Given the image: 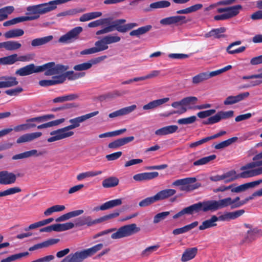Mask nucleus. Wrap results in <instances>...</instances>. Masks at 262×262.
<instances>
[{"label": "nucleus", "mask_w": 262, "mask_h": 262, "mask_svg": "<svg viewBox=\"0 0 262 262\" xmlns=\"http://www.w3.org/2000/svg\"><path fill=\"white\" fill-rule=\"evenodd\" d=\"M35 123H38L36 117L27 119L25 123L15 126L14 130L16 132H20L29 130L36 126Z\"/></svg>", "instance_id": "nucleus-12"}, {"label": "nucleus", "mask_w": 262, "mask_h": 262, "mask_svg": "<svg viewBox=\"0 0 262 262\" xmlns=\"http://www.w3.org/2000/svg\"><path fill=\"white\" fill-rule=\"evenodd\" d=\"M122 204V199H117L115 200H112L106 202L105 203L100 206L99 207L96 208L95 210H106L113 208L114 207L119 206Z\"/></svg>", "instance_id": "nucleus-21"}, {"label": "nucleus", "mask_w": 262, "mask_h": 262, "mask_svg": "<svg viewBox=\"0 0 262 262\" xmlns=\"http://www.w3.org/2000/svg\"><path fill=\"white\" fill-rule=\"evenodd\" d=\"M65 81L64 77L63 75L53 76L51 80H41L39 84L41 86H48L57 84L62 83Z\"/></svg>", "instance_id": "nucleus-19"}, {"label": "nucleus", "mask_w": 262, "mask_h": 262, "mask_svg": "<svg viewBox=\"0 0 262 262\" xmlns=\"http://www.w3.org/2000/svg\"><path fill=\"white\" fill-rule=\"evenodd\" d=\"M84 11L82 9H72L69 10L60 12L57 14V17L66 16L68 15H73L78 13L82 12Z\"/></svg>", "instance_id": "nucleus-56"}, {"label": "nucleus", "mask_w": 262, "mask_h": 262, "mask_svg": "<svg viewBox=\"0 0 262 262\" xmlns=\"http://www.w3.org/2000/svg\"><path fill=\"white\" fill-rule=\"evenodd\" d=\"M120 213V211L115 210L113 212L104 215L98 219L99 223L118 217Z\"/></svg>", "instance_id": "nucleus-58"}, {"label": "nucleus", "mask_w": 262, "mask_h": 262, "mask_svg": "<svg viewBox=\"0 0 262 262\" xmlns=\"http://www.w3.org/2000/svg\"><path fill=\"white\" fill-rule=\"evenodd\" d=\"M245 213L244 209L236 210L233 212H226L223 214L217 216V221H229L235 220L242 215Z\"/></svg>", "instance_id": "nucleus-13"}, {"label": "nucleus", "mask_w": 262, "mask_h": 262, "mask_svg": "<svg viewBox=\"0 0 262 262\" xmlns=\"http://www.w3.org/2000/svg\"><path fill=\"white\" fill-rule=\"evenodd\" d=\"M53 36L52 35H49L43 37L35 38L32 40L31 46L32 47H35L44 45L51 41L53 39Z\"/></svg>", "instance_id": "nucleus-36"}, {"label": "nucleus", "mask_w": 262, "mask_h": 262, "mask_svg": "<svg viewBox=\"0 0 262 262\" xmlns=\"http://www.w3.org/2000/svg\"><path fill=\"white\" fill-rule=\"evenodd\" d=\"M208 79L207 72H202L193 76L192 78V82L194 84H198Z\"/></svg>", "instance_id": "nucleus-45"}, {"label": "nucleus", "mask_w": 262, "mask_h": 262, "mask_svg": "<svg viewBox=\"0 0 262 262\" xmlns=\"http://www.w3.org/2000/svg\"><path fill=\"white\" fill-rule=\"evenodd\" d=\"M95 46V47H94L95 50H96L97 53L106 50L108 48V46L103 37L101 39L96 41Z\"/></svg>", "instance_id": "nucleus-49"}, {"label": "nucleus", "mask_w": 262, "mask_h": 262, "mask_svg": "<svg viewBox=\"0 0 262 262\" xmlns=\"http://www.w3.org/2000/svg\"><path fill=\"white\" fill-rule=\"evenodd\" d=\"M42 135L41 132H35L32 133L25 134L19 137L16 140L17 144H20L25 142H31Z\"/></svg>", "instance_id": "nucleus-22"}, {"label": "nucleus", "mask_w": 262, "mask_h": 262, "mask_svg": "<svg viewBox=\"0 0 262 262\" xmlns=\"http://www.w3.org/2000/svg\"><path fill=\"white\" fill-rule=\"evenodd\" d=\"M103 38H104L105 41H106L107 45L118 42L121 40L120 37L117 35L113 36L109 35L104 36Z\"/></svg>", "instance_id": "nucleus-63"}, {"label": "nucleus", "mask_w": 262, "mask_h": 262, "mask_svg": "<svg viewBox=\"0 0 262 262\" xmlns=\"http://www.w3.org/2000/svg\"><path fill=\"white\" fill-rule=\"evenodd\" d=\"M59 241L60 240L58 238H50L41 243H38L33 245L29 248V250L30 251H33L38 249L46 248L58 243Z\"/></svg>", "instance_id": "nucleus-25"}, {"label": "nucleus", "mask_w": 262, "mask_h": 262, "mask_svg": "<svg viewBox=\"0 0 262 262\" xmlns=\"http://www.w3.org/2000/svg\"><path fill=\"white\" fill-rule=\"evenodd\" d=\"M0 80H4L0 81V89L15 86L18 83L16 78L15 77L3 76L0 77Z\"/></svg>", "instance_id": "nucleus-24"}, {"label": "nucleus", "mask_w": 262, "mask_h": 262, "mask_svg": "<svg viewBox=\"0 0 262 262\" xmlns=\"http://www.w3.org/2000/svg\"><path fill=\"white\" fill-rule=\"evenodd\" d=\"M103 247V244L100 243L90 248L70 253L62 259L60 262H82L85 259L95 254Z\"/></svg>", "instance_id": "nucleus-3"}, {"label": "nucleus", "mask_w": 262, "mask_h": 262, "mask_svg": "<svg viewBox=\"0 0 262 262\" xmlns=\"http://www.w3.org/2000/svg\"><path fill=\"white\" fill-rule=\"evenodd\" d=\"M17 61V55L14 54L6 57L0 58V64H12Z\"/></svg>", "instance_id": "nucleus-43"}, {"label": "nucleus", "mask_w": 262, "mask_h": 262, "mask_svg": "<svg viewBox=\"0 0 262 262\" xmlns=\"http://www.w3.org/2000/svg\"><path fill=\"white\" fill-rule=\"evenodd\" d=\"M156 202V201L155 198V196H152L146 198L145 199L142 200V201H141L139 202V205L140 207H144L148 206Z\"/></svg>", "instance_id": "nucleus-60"}, {"label": "nucleus", "mask_w": 262, "mask_h": 262, "mask_svg": "<svg viewBox=\"0 0 262 262\" xmlns=\"http://www.w3.org/2000/svg\"><path fill=\"white\" fill-rule=\"evenodd\" d=\"M98 223V219L93 220L90 216H83L80 217L77 219L75 221V225L76 226L87 225L90 227Z\"/></svg>", "instance_id": "nucleus-17"}, {"label": "nucleus", "mask_w": 262, "mask_h": 262, "mask_svg": "<svg viewBox=\"0 0 262 262\" xmlns=\"http://www.w3.org/2000/svg\"><path fill=\"white\" fill-rule=\"evenodd\" d=\"M198 251L196 247L186 249L182 255L181 261L186 262L193 259L196 256Z\"/></svg>", "instance_id": "nucleus-28"}, {"label": "nucleus", "mask_w": 262, "mask_h": 262, "mask_svg": "<svg viewBox=\"0 0 262 262\" xmlns=\"http://www.w3.org/2000/svg\"><path fill=\"white\" fill-rule=\"evenodd\" d=\"M24 34V31L21 29H14L6 32L4 34L5 37L7 38H13L21 36Z\"/></svg>", "instance_id": "nucleus-39"}, {"label": "nucleus", "mask_w": 262, "mask_h": 262, "mask_svg": "<svg viewBox=\"0 0 262 262\" xmlns=\"http://www.w3.org/2000/svg\"><path fill=\"white\" fill-rule=\"evenodd\" d=\"M239 12H233L232 11L228 13H225L222 14L214 16V19L215 20H226L233 17L239 14Z\"/></svg>", "instance_id": "nucleus-52"}, {"label": "nucleus", "mask_w": 262, "mask_h": 262, "mask_svg": "<svg viewBox=\"0 0 262 262\" xmlns=\"http://www.w3.org/2000/svg\"><path fill=\"white\" fill-rule=\"evenodd\" d=\"M54 231L61 232L72 229L74 224L72 222H68L63 224H54Z\"/></svg>", "instance_id": "nucleus-42"}, {"label": "nucleus", "mask_w": 262, "mask_h": 262, "mask_svg": "<svg viewBox=\"0 0 262 262\" xmlns=\"http://www.w3.org/2000/svg\"><path fill=\"white\" fill-rule=\"evenodd\" d=\"M210 211L212 212L230 206L231 207V198H226L219 200H208Z\"/></svg>", "instance_id": "nucleus-9"}, {"label": "nucleus", "mask_w": 262, "mask_h": 262, "mask_svg": "<svg viewBox=\"0 0 262 262\" xmlns=\"http://www.w3.org/2000/svg\"><path fill=\"white\" fill-rule=\"evenodd\" d=\"M169 100V98L168 97L155 100L143 105V109L144 110L155 109L167 102Z\"/></svg>", "instance_id": "nucleus-26"}, {"label": "nucleus", "mask_w": 262, "mask_h": 262, "mask_svg": "<svg viewBox=\"0 0 262 262\" xmlns=\"http://www.w3.org/2000/svg\"><path fill=\"white\" fill-rule=\"evenodd\" d=\"M92 67V63L89 61L75 65L74 66L73 69L77 71H81L90 69Z\"/></svg>", "instance_id": "nucleus-59"}, {"label": "nucleus", "mask_w": 262, "mask_h": 262, "mask_svg": "<svg viewBox=\"0 0 262 262\" xmlns=\"http://www.w3.org/2000/svg\"><path fill=\"white\" fill-rule=\"evenodd\" d=\"M202 7H203L202 4H197L192 5L190 7H189L187 8L178 10L176 12V13L178 14H189V13H191L192 12H194L201 9Z\"/></svg>", "instance_id": "nucleus-40"}, {"label": "nucleus", "mask_w": 262, "mask_h": 262, "mask_svg": "<svg viewBox=\"0 0 262 262\" xmlns=\"http://www.w3.org/2000/svg\"><path fill=\"white\" fill-rule=\"evenodd\" d=\"M242 9V6L241 5H237L232 7L226 8H221L217 10L218 13H228L229 12L232 11L233 12H239L240 10Z\"/></svg>", "instance_id": "nucleus-50"}, {"label": "nucleus", "mask_w": 262, "mask_h": 262, "mask_svg": "<svg viewBox=\"0 0 262 262\" xmlns=\"http://www.w3.org/2000/svg\"><path fill=\"white\" fill-rule=\"evenodd\" d=\"M159 173L157 171L146 172L135 174L133 179L137 182L149 181L157 178Z\"/></svg>", "instance_id": "nucleus-15"}, {"label": "nucleus", "mask_w": 262, "mask_h": 262, "mask_svg": "<svg viewBox=\"0 0 262 262\" xmlns=\"http://www.w3.org/2000/svg\"><path fill=\"white\" fill-rule=\"evenodd\" d=\"M238 139V138L236 137H234L228 139L225 141H222L214 146V148L216 149H220L222 148H224L226 147L229 145H230L233 143L236 142Z\"/></svg>", "instance_id": "nucleus-46"}, {"label": "nucleus", "mask_w": 262, "mask_h": 262, "mask_svg": "<svg viewBox=\"0 0 262 262\" xmlns=\"http://www.w3.org/2000/svg\"><path fill=\"white\" fill-rule=\"evenodd\" d=\"M217 222V216L215 215H212L210 219L204 221L199 226L200 230H204L206 229L215 227L217 225L215 222Z\"/></svg>", "instance_id": "nucleus-33"}, {"label": "nucleus", "mask_w": 262, "mask_h": 262, "mask_svg": "<svg viewBox=\"0 0 262 262\" xmlns=\"http://www.w3.org/2000/svg\"><path fill=\"white\" fill-rule=\"evenodd\" d=\"M196 181V178L189 177L177 180L172 183V185L176 186H180V189L181 191L190 192L201 187V183H194Z\"/></svg>", "instance_id": "nucleus-5"}, {"label": "nucleus", "mask_w": 262, "mask_h": 262, "mask_svg": "<svg viewBox=\"0 0 262 262\" xmlns=\"http://www.w3.org/2000/svg\"><path fill=\"white\" fill-rule=\"evenodd\" d=\"M82 30L83 29L81 27H75L65 34L61 36L58 39V42L62 43H71L78 38L79 35Z\"/></svg>", "instance_id": "nucleus-7"}, {"label": "nucleus", "mask_w": 262, "mask_h": 262, "mask_svg": "<svg viewBox=\"0 0 262 262\" xmlns=\"http://www.w3.org/2000/svg\"><path fill=\"white\" fill-rule=\"evenodd\" d=\"M140 231V228L135 223L126 225L120 227L116 232L111 235L112 239H119L131 236Z\"/></svg>", "instance_id": "nucleus-6"}, {"label": "nucleus", "mask_w": 262, "mask_h": 262, "mask_svg": "<svg viewBox=\"0 0 262 262\" xmlns=\"http://www.w3.org/2000/svg\"><path fill=\"white\" fill-rule=\"evenodd\" d=\"M14 11V8L12 6L4 7L0 9V21L6 19L8 15L12 14Z\"/></svg>", "instance_id": "nucleus-37"}, {"label": "nucleus", "mask_w": 262, "mask_h": 262, "mask_svg": "<svg viewBox=\"0 0 262 262\" xmlns=\"http://www.w3.org/2000/svg\"><path fill=\"white\" fill-rule=\"evenodd\" d=\"M221 120L219 112L214 116H211L208 118L207 121H204V124H213L219 122Z\"/></svg>", "instance_id": "nucleus-61"}, {"label": "nucleus", "mask_w": 262, "mask_h": 262, "mask_svg": "<svg viewBox=\"0 0 262 262\" xmlns=\"http://www.w3.org/2000/svg\"><path fill=\"white\" fill-rule=\"evenodd\" d=\"M64 120H65L64 118H61V119H57L56 120H53V121H50V122H47L46 123H43V124H40L38 126L36 125V126H37V128L39 129H42V128H48V127L58 125L63 123L64 121Z\"/></svg>", "instance_id": "nucleus-48"}, {"label": "nucleus", "mask_w": 262, "mask_h": 262, "mask_svg": "<svg viewBox=\"0 0 262 262\" xmlns=\"http://www.w3.org/2000/svg\"><path fill=\"white\" fill-rule=\"evenodd\" d=\"M216 156L215 155H212L207 157H205L194 161L193 164L194 166H199L206 164L210 161L214 160L216 158Z\"/></svg>", "instance_id": "nucleus-47"}, {"label": "nucleus", "mask_w": 262, "mask_h": 262, "mask_svg": "<svg viewBox=\"0 0 262 262\" xmlns=\"http://www.w3.org/2000/svg\"><path fill=\"white\" fill-rule=\"evenodd\" d=\"M188 22L186 20V16L183 15H177L170 16L162 19L160 23L163 25H170L180 23L181 24H185Z\"/></svg>", "instance_id": "nucleus-11"}, {"label": "nucleus", "mask_w": 262, "mask_h": 262, "mask_svg": "<svg viewBox=\"0 0 262 262\" xmlns=\"http://www.w3.org/2000/svg\"><path fill=\"white\" fill-rule=\"evenodd\" d=\"M224 182L228 183L239 178V174H237L234 170H232L223 173Z\"/></svg>", "instance_id": "nucleus-38"}, {"label": "nucleus", "mask_w": 262, "mask_h": 262, "mask_svg": "<svg viewBox=\"0 0 262 262\" xmlns=\"http://www.w3.org/2000/svg\"><path fill=\"white\" fill-rule=\"evenodd\" d=\"M136 108L137 105L133 104L111 113L109 114L108 116L110 118H113L118 116L125 115L133 112L136 109Z\"/></svg>", "instance_id": "nucleus-20"}, {"label": "nucleus", "mask_w": 262, "mask_h": 262, "mask_svg": "<svg viewBox=\"0 0 262 262\" xmlns=\"http://www.w3.org/2000/svg\"><path fill=\"white\" fill-rule=\"evenodd\" d=\"M180 106H182L180 110L176 111H174L170 113L168 115H166V116H168L173 114H181L185 113L187 111V108L184 106V105L182 102V100L180 101L174 102L171 104V106L173 107V108H178Z\"/></svg>", "instance_id": "nucleus-51"}, {"label": "nucleus", "mask_w": 262, "mask_h": 262, "mask_svg": "<svg viewBox=\"0 0 262 262\" xmlns=\"http://www.w3.org/2000/svg\"><path fill=\"white\" fill-rule=\"evenodd\" d=\"M226 28L224 27H221L217 29H213L208 33L205 34L206 38L213 37L215 38H221L226 37L225 35L223 33L226 32Z\"/></svg>", "instance_id": "nucleus-29"}, {"label": "nucleus", "mask_w": 262, "mask_h": 262, "mask_svg": "<svg viewBox=\"0 0 262 262\" xmlns=\"http://www.w3.org/2000/svg\"><path fill=\"white\" fill-rule=\"evenodd\" d=\"M152 27V26L150 25L141 27L136 30L130 31L129 32V35L139 37L140 35H143L150 31Z\"/></svg>", "instance_id": "nucleus-32"}, {"label": "nucleus", "mask_w": 262, "mask_h": 262, "mask_svg": "<svg viewBox=\"0 0 262 262\" xmlns=\"http://www.w3.org/2000/svg\"><path fill=\"white\" fill-rule=\"evenodd\" d=\"M16 181V176L13 172L7 170L0 171V184L10 185L14 184Z\"/></svg>", "instance_id": "nucleus-10"}, {"label": "nucleus", "mask_w": 262, "mask_h": 262, "mask_svg": "<svg viewBox=\"0 0 262 262\" xmlns=\"http://www.w3.org/2000/svg\"><path fill=\"white\" fill-rule=\"evenodd\" d=\"M68 69L69 67L67 66L56 64L54 62H49L39 66H35L34 64L31 63L18 69L15 74L24 76L45 71L46 76H52L62 73Z\"/></svg>", "instance_id": "nucleus-1"}, {"label": "nucleus", "mask_w": 262, "mask_h": 262, "mask_svg": "<svg viewBox=\"0 0 262 262\" xmlns=\"http://www.w3.org/2000/svg\"><path fill=\"white\" fill-rule=\"evenodd\" d=\"M102 171L101 170L98 171H89L85 172L80 173L77 176V180L81 181L85 178L89 177H93L98 175L101 174Z\"/></svg>", "instance_id": "nucleus-44"}, {"label": "nucleus", "mask_w": 262, "mask_h": 262, "mask_svg": "<svg viewBox=\"0 0 262 262\" xmlns=\"http://www.w3.org/2000/svg\"><path fill=\"white\" fill-rule=\"evenodd\" d=\"M84 211L83 210H77L63 214L55 219L56 222H60L67 221L72 217L82 214Z\"/></svg>", "instance_id": "nucleus-31"}, {"label": "nucleus", "mask_w": 262, "mask_h": 262, "mask_svg": "<svg viewBox=\"0 0 262 262\" xmlns=\"http://www.w3.org/2000/svg\"><path fill=\"white\" fill-rule=\"evenodd\" d=\"M260 79L254 81H251L249 85L244 86V88H248L250 86H255L258 85L262 83V72L257 74H253L249 76H244L242 79L244 80L251 79Z\"/></svg>", "instance_id": "nucleus-30"}, {"label": "nucleus", "mask_w": 262, "mask_h": 262, "mask_svg": "<svg viewBox=\"0 0 262 262\" xmlns=\"http://www.w3.org/2000/svg\"><path fill=\"white\" fill-rule=\"evenodd\" d=\"M29 254L28 252L20 253L14 255H12L6 258L3 259L1 262H11L19 259L22 257L26 256Z\"/></svg>", "instance_id": "nucleus-54"}, {"label": "nucleus", "mask_w": 262, "mask_h": 262, "mask_svg": "<svg viewBox=\"0 0 262 262\" xmlns=\"http://www.w3.org/2000/svg\"><path fill=\"white\" fill-rule=\"evenodd\" d=\"M126 21L125 19H116L112 22L111 26L114 29V31L117 30L119 32L125 33L139 25L136 23L124 24Z\"/></svg>", "instance_id": "nucleus-8"}, {"label": "nucleus", "mask_w": 262, "mask_h": 262, "mask_svg": "<svg viewBox=\"0 0 262 262\" xmlns=\"http://www.w3.org/2000/svg\"><path fill=\"white\" fill-rule=\"evenodd\" d=\"M119 180L116 177H110L105 179L102 182V185L104 188H108L114 187L119 184Z\"/></svg>", "instance_id": "nucleus-35"}, {"label": "nucleus", "mask_w": 262, "mask_h": 262, "mask_svg": "<svg viewBox=\"0 0 262 262\" xmlns=\"http://www.w3.org/2000/svg\"><path fill=\"white\" fill-rule=\"evenodd\" d=\"M249 96V93L244 92L236 96H229L224 101V104L229 105L235 104L244 100Z\"/></svg>", "instance_id": "nucleus-14"}, {"label": "nucleus", "mask_w": 262, "mask_h": 262, "mask_svg": "<svg viewBox=\"0 0 262 262\" xmlns=\"http://www.w3.org/2000/svg\"><path fill=\"white\" fill-rule=\"evenodd\" d=\"M176 193V191L173 189H166L160 191L154 196L156 202L167 199Z\"/></svg>", "instance_id": "nucleus-27"}, {"label": "nucleus", "mask_w": 262, "mask_h": 262, "mask_svg": "<svg viewBox=\"0 0 262 262\" xmlns=\"http://www.w3.org/2000/svg\"><path fill=\"white\" fill-rule=\"evenodd\" d=\"M21 191V189L18 187H11L3 191H0L1 196H5L14 194Z\"/></svg>", "instance_id": "nucleus-57"}, {"label": "nucleus", "mask_w": 262, "mask_h": 262, "mask_svg": "<svg viewBox=\"0 0 262 262\" xmlns=\"http://www.w3.org/2000/svg\"><path fill=\"white\" fill-rule=\"evenodd\" d=\"M199 224L198 221H195L190 224L187 225L183 227L177 228L172 231V233L174 235H179L186 233L191 229L196 227Z\"/></svg>", "instance_id": "nucleus-34"}, {"label": "nucleus", "mask_w": 262, "mask_h": 262, "mask_svg": "<svg viewBox=\"0 0 262 262\" xmlns=\"http://www.w3.org/2000/svg\"><path fill=\"white\" fill-rule=\"evenodd\" d=\"M46 154V151H38L36 149H32L19 154H16L12 157L14 160L28 158L32 156L38 157Z\"/></svg>", "instance_id": "nucleus-16"}, {"label": "nucleus", "mask_w": 262, "mask_h": 262, "mask_svg": "<svg viewBox=\"0 0 262 262\" xmlns=\"http://www.w3.org/2000/svg\"><path fill=\"white\" fill-rule=\"evenodd\" d=\"M6 43V50L8 51L16 50L19 49L21 45L18 41L14 40H9L5 41Z\"/></svg>", "instance_id": "nucleus-53"}, {"label": "nucleus", "mask_w": 262, "mask_h": 262, "mask_svg": "<svg viewBox=\"0 0 262 262\" xmlns=\"http://www.w3.org/2000/svg\"><path fill=\"white\" fill-rule=\"evenodd\" d=\"M210 211L208 201L199 202L188 207L184 208L180 211L173 216V219H178L184 215H193L201 212H207Z\"/></svg>", "instance_id": "nucleus-4"}, {"label": "nucleus", "mask_w": 262, "mask_h": 262, "mask_svg": "<svg viewBox=\"0 0 262 262\" xmlns=\"http://www.w3.org/2000/svg\"><path fill=\"white\" fill-rule=\"evenodd\" d=\"M261 236H262V230L255 227L247 231L245 240L247 242L251 243L255 241L257 237Z\"/></svg>", "instance_id": "nucleus-23"}, {"label": "nucleus", "mask_w": 262, "mask_h": 262, "mask_svg": "<svg viewBox=\"0 0 262 262\" xmlns=\"http://www.w3.org/2000/svg\"><path fill=\"white\" fill-rule=\"evenodd\" d=\"M67 70L68 69H67L63 73H62V74L64 73V74H62V75H63L65 79L66 77H67L68 79L73 80L84 77L85 75V73L84 72L74 73L72 71L66 72ZM60 74H61V73H60Z\"/></svg>", "instance_id": "nucleus-41"}, {"label": "nucleus", "mask_w": 262, "mask_h": 262, "mask_svg": "<svg viewBox=\"0 0 262 262\" xmlns=\"http://www.w3.org/2000/svg\"><path fill=\"white\" fill-rule=\"evenodd\" d=\"M196 120L195 116H192L188 118H181L178 120L179 124H188L193 123Z\"/></svg>", "instance_id": "nucleus-64"}, {"label": "nucleus", "mask_w": 262, "mask_h": 262, "mask_svg": "<svg viewBox=\"0 0 262 262\" xmlns=\"http://www.w3.org/2000/svg\"><path fill=\"white\" fill-rule=\"evenodd\" d=\"M99 111H95L85 115L71 119L69 120L70 125L58 129L50 132V134L52 137L47 139L48 142H53L56 141L68 138L74 135V132L69 130L78 127L80 123L97 115Z\"/></svg>", "instance_id": "nucleus-2"}, {"label": "nucleus", "mask_w": 262, "mask_h": 262, "mask_svg": "<svg viewBox=\"0 0 262 262\" xmlns=\"http://www.w3.org/2000/svg\"><path fill=\"white\" fill-rule=\"evenodd\" d=\"M261 183L262 179H259L257 181L246 183L242 184L237 187H234V188L232 189L231 192L238 193L240 192L244 191L248 189L249 188H254L255 186L259 185Z\"/></svg>", "instance_id": "nucleus-18"}, {"label": "nucleus", "mask_w": 262, "mask_h": 262, "mask_svg": "<svg viewBox=\"0 0 262 262\" xmlns=\"http://www.w3.org/2000/svg\"><path fill=\"white\" fill-rule=\"evenodd\" d=\"M170 214L169 211H165L157 214L154 217L153 222L154 224H157L162 220L165 219L167 216Z\"/></svg>", "instance_id": "nucleus-62"}, {"label": "nucleus", "mask_w": 262, "mask_h": 262, "mask_svg": "<svg viewBox=\"0 0 262 262\" xmlns=\"http://www.w3.org/2000/svg\"><path fill=\"white\" fill-rule=\"evenodd\" d=\"M110 18H102L98 19L88 24V27L90 28L96 27L99 26L103 25L104 24H110Z\"/></svg>", "instance_id": "nucleus-55"}]
</instances>
